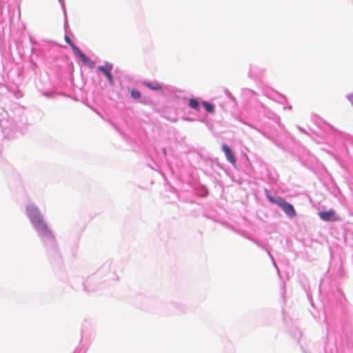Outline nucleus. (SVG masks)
<instances>
[{"label":"nucleus","instance_id":"1a4fd4ad","mask_svg":"<svg viewBox=\"0 0 353 353\" xmlns=\"http://www.w3.org/2000/svg\"><path fill=\"white\" fill-rule=\"evenodd\" d=\"M189 105H190V108H192V109H194V110H199V103L194 99H191L190 100Z\"/></svg>","mask_w":353,"mask_h":353},{"label":"nucleus","instance_id":"9b49d317","mask_svg":"<svg viewBox=\"0 0 353 353\" xmlns=\"http://www.w3.org/2000/svg\"><path fill=\"white\" fill-rule=\"evenodd\" d=\"M131 97L135 99H138L141 97V93L137 90L133 89L130 92Z\"/></svg>","mask_w":353,"mask_h":353},{"label":"nucleus","instance_id":"f257e3e1","mask_svg":"<svg viewBox=\"0 0 353 353\" xmlns=\"http://www.w3.org/2000/svg\"><path fill=\"white\" fill-rule=\"evenodd\" d=\"M266 196L271 203L279 205L288 216L290 217H294L296 216V213L293 205L286 202L283 198H274L269 195L268 193L266 194Z\"/></svg>","mask_w":353,"mask_h":353},{"label":"nucleus","instance_id":"423d86ee","mask_svg":"<svg viewBox=\"0 0 353 353\" xmlns=\"http://www.w3.org/2000/svg\"><path fill=\"white\" fill-rule=\"evenodd\" d=\"M97 70L102 72L108 79V81L111 85L114 84V78L111 74L112 70V65L107 63L105 65H100L97 68Z\"/></svg>","mask_w":353,"mask_h":353},{"label":"nucleus","instance_id":"6e6552de","mask_svg":"<svg viewBox=\"0 0 353 353\" xmlns=\"http://www.w3.org/2000/svg\"><path fill=\"white\" fill-rule=\"evenodd\" d=\"M146 86L150 88V89L152 90H162V86L160 83H145Z\"/></svg>","mask_w":353,"mask_h":353},{"label":"nucleus","instance_id":"7ed1b4c3","mask_svg":"<svg viewBox=\"0 0 353 353\" xmlns=\"http://www.w3.org/2000/svg\"><path fill=\"white\" fill-rule=\"evenodd\" d=\"M35 229L39 232L41 236H52V234L51 230L48 228V225L43 221V218L41 219L38 222L35 224H33Z\"/></svg>","mask_w":353,"mask_h":353},{"label":"nucleus","instance_id":"f8f14e48","mask_svg":"<svg viewBox=\"0 0 353 353\" xmlns=\"http://www.w3.org/2000/svg\"><path fill=\"white\" fill-rule=\"evenodd\" d=\"M350 99L353 102V94L350 97Z\"/></svg>","mask_w":353,"mask_h":353},{"label":"nucleus","instance_id":"39448f33","mask_svg":"<svg viewBox=\"0 0 353 353\" xmlns=\"http://www.w3.org/2000/svg\"><path fill=\"white\" fill-rule=\"evenodd\" d=\"M318 214L324 221H336L340 220V218L337 216L336 212L332 209L328 211L319 212Z\"/></svg>","mask_w":353,"mask_h":353},{"label":"nucleus","instance_id":"0eeeda50","mask_svg":"<svg viewBox=\"0 0 353 353\" xmlns=\"http://www.w3.org/2000/svg\"><path fill=\"white\" fill-rule=\"evenodd\" d=\"M222 150L225 153L228 161H230L232 164L234 165L236 163V158L230 148L226 144H223L222 145Z\"/></svg>","mask_w":353,"mask_h":353},{"label":"nucleus","instance_id":"f03ea898","mask_svg":"<svg viewBox=\"0 0 353 353\" xmlns=\"http://www.w3.org/2000/svg\"><path fill=\"white\" fill-rule=\"evenodd\" d=\"M64 39L66 43L71 46L74 54L79 56L85 65H87L90 68H93L94 66V63L90 60L77 46L74 45V43L71 41L67 34L64 36Z\"/></svg>","mask_w":353,"mask_h":353},{"label":"nucleus","instance_id":"20e7f679","mask_svg":"<svg viewBox=\"0 0 353 353\" xmlns=\"http://www.w3.org/2000/svg\"><path fill=\"white\" fill-rule=\"evenodd\" d=\"M27 215L31 221L32 224H35L38 222L41 219H42V216L39 213L38 209L34 206H28L27 208Z\"/></svg>","mask_w":353,"mask_h":353},{"label":"nucleus","instance_id":"9d476101","mask_svg":"<svg viewBox=\"0 0 353 353\" xmlns=\"http://www.w3.org/2000/svg\"><path fill=\"white\" fill-rule=\"evenodd\" d=\"M203 105L208 112H213L214 110V106L206 101L202 103Z\"/></svg>","mask_w":353,"mask_h":353}]
</instances>
